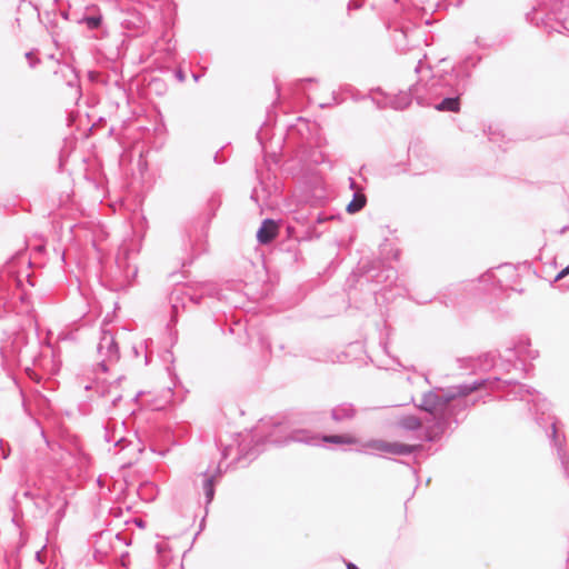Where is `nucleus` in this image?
I'll list each match as a JSON object with an SVG mask.
<instances>
[{
    "mask_svg": "<svg viewBox=\"0 0 569 569\" xmlns=\"http://www.w3.org/2000/svg\"><path fill=\"white\" fill-rule=\"evenodd\" d=\"M500 382L499 377L476 380L472 383H460L442 390L441 393L428 391L423 393L419 409L426 412L420 419L413 415H405L399 418L398 427L406 431H417L422 425V439L428 442L438 441L448 430L452 431L465 416L462 415L469 405L466 396L480 389L481 387H491Z\"/></svg>",
    "mask_w": 569,
    "mask_h": 569,
    "instance_id": "obj_1",
    "label": "nucleus"
},
{
    "mask_svg": "<svg viewBox=\"0 0 569 569\" xmlns=\"http://www.w3.org/2000/svg\"><path fill=\"white\" fill-rule=\"evenodd\" d=\"M426 53L419 49L416 58L418 62L415 72L418 80L413 83L415 100L421 107H431L443 94L465 93L469 86L470 72L466 70L465 61L449 71H432L430 66L426 64Z\"/></svg>",
    "mask_w": 569,
    "mask_h": 569,
    "instance_id": "obj_2",
    "label": "nucleus"
},
{
    "mask_svg": "<svg viewBox=\"0 0 569 569\" xmlns=\"http://www.w3.org/2000/svg\"><path fill=\"white\" fill-rule=\"evenodd\" d=\"M507 397L510 400L519 399L521 401L533 402L536 422L545 429L551 445L557 450L563 473L569 478V455L565 448L566 438L563 435L560 437L558 433L556 417L548 413L550 407L549 402L546 399H540L539 393L526 385H517Z\"/></svg>",
    "mask_w": 569,
    "mask_h": 569,
    "instance_id": "obj_3",
    "label": "nucleus"
},
{
    "mask_svg": "<svg viewBox=\"0 0 569 569\" xmlns=\"http://www.w3.org/2000/svg\"><path fill=\"white\" fill-rule=\"evenodd\" d=\"M283 429L284 428L282 426H277L274 431L267 438V442L276 446H286L290 442H299L316 447L321 446L322 443L355 445L358 442L356 437L347 433L318 436L307 429H293L281 439L277 436V432L282 433Z\"/></svg>",
    "mask_w": 569,
    "mask_h": 569,
    "instance_id": "obj_4",
    "label": "nucleus"
},
{
    "mask_svg": "<svg viewBox=\"0 0 569 569\" xmlns=\"http://www.w3.org/2000/svg\"><path fill=\"white\" fill-rule=\"evenodd\" d=\"M565 0H537L531 11L526 14L527 21L537 28H543L548 32L552 30L561 32Z\"/></svg>",
    "mask_w": 569,
    "mask_h": 569,
    "instance_id": "obj_5",
    "label": "nucleus"
},
{
    "mask_svg": "<svg viewBox=\"0 0 569 569\" xmlns=\"http://www.w3.org/2000/svg\"><path fill=\"white\" fill-rule=\"evenodd\" d=\"M98 353L101 357L98 366L103 372L108 371L107 362L114 363L120 359L119 346L116 341L113 333L110 330L101 329V336L97 347Z\"/></svg>",
    "mask_w": 569,
    "mask_h": 569,
    "instance_id": "obj_6",
    "label": "nucleus"
},
{
    "mask_svg": "<svg viewBox=\"0 0 569 569\" xmlns=\"http://www.w3.org/2000/svg\"><path fill=\"white\" fill-rule=\"evenodd\" d=\"M365 448L377 452H386L393 456H408L422 449L421 445H407L400 442H389L386 440H370L365 443Z\"/></svg>",
    "mask_w": 569,
    "mask_h": 569,
    "instance_id": "obj_7",
    "label": "nucleus"
},
{
    "mask_svg": "<svg viewBox=\"0 0 569 569\" xmlns=\"http://www.w3.org/2000/svg\"><path fill=\"white\" fill-rule=\"evenodd\" d=\"M183 250L186 257L182 258V266L191 264L193 260L207 250V242L197 231H189L183 238Z\"/></svg>",
    "mask_w": 569,
    "mask_h": 569,
    "instance_id": "obj_8",
    "label": "nucleus"
},
{
    "mask_svg": "<svg viewBox=\"0 0 569 569\" xmlns=\"http://www.w3.org/2000/svg\"><path fill=\"white\" fill-rule=\"evenodd\" d=\"M418 30L415 28L395 29L392 39L398 51L407 52L415 50L419 44L420 37L417 36Z\"/></svg>",
    "mask_w": 569,
    "mask_h": 569,
    "instance_id": "obj_9",
    "label": "nucleus"
},
{
    "mask_svg": "<svg viewBox=\"0 0 569 569\" xmlns=\"http://www.w3.org/2000/svg\"><path fill=\"white\" fill-rule=\"evenodd\" d=\"M517 276L516 269L511 264L499 266L496 271H488L482 274L480 280L482 282H491L496 288L507 290L510 284L506 281V278H512Z\"/></svg>",
    "mask_w": 569,
    "mask_h": 569,
    "instance_id": "obj_10",
    "label": "nucleus"
},
{
    "mask_svg": "<svg viewBox=\"0 0 569 569\" xmlns=\"http://www.w3.org/2000/svg\"><path fill=\"white\" fill-rule=\"evenodd\" d=\"M358 413L357 408L351 402H341L335 406L330 411V418L336 423H345L353 420Z\"/></svg>",
    "mask_w": 569,
    "mask_h": 569,
    "instance_id": "obj_11",
    "label": "nucleus"
},
{
    "mask_svg": "<svg viewBox=\"0 0 569 569\" xmlns=\"http://www.w3.org/2000/svg\"><path fill=\"white\" fill-rule=\"evenodd\" d=\"M412 99H415L413 84L408 91H399L396 94L387 96L386 104L395 110H403L411 103Z\"/></svg>",
    "mask_w": 569,
    "mask_h": 569,
    "instance_id": "obj_12",
    "label": "nucleus"
},
{
    "mask_svg": "<svg viewBox=\"0 0 569 569\" xmlns=\"http://www.w3.org/2000/svg\"><path fill=\"white\" fill-rule=\"evenodd\" d=\"M278 234V224L274 220L267 218L262 221L257 231V240L261 244L270 243Z\"/></svg>",
    "mask_w": 569,
    "mask_h": 569,
    "instance_id": "obj_13",
    "label": "nucleus"
},
{
    "mask_svg": "<svg viewBox=\"0 0 569 569\" xmlns=\"http://www.w3.org/2000/svg\"><path fill=\"white\" fill-rule=\"evenodd\" d=\"M221 469L220 467L217 468L214 473H209L208 470L204 472H201L202 477V490L206 497V506L210 505L211 501L214 498L216 492V479L220 477Z\"/></svg>",
    "mask_w": 569,
    "mask_h": 569,
    "instance_id": "obj_14",
    "label": "nucleus"
},
{
    "mask_svg": "<svg viewBox=\"0 0 569 569\" xmlns=\"http://www.w3.org/2000/svg\"><path fill=\"white\" fill-rule=\"evenodd\" d=\"M463 93L443 94L439 102L435 101L431 107L438 111L458 112L460 110V96Z\"/></svg>",
    "mask_w": 569,
    "mask_h": 569,
    "instance_id": "obj_15",
    "label": "nucleus"
},
{
    "mask_svg": "<svg viewBox=\"0 0 569 569\" xmlns=\"http://www.w3.org/2000/svg\"><path fill=\"white\" fill-rule=\"evenodd\" d=\"M367 203V197L363 192L355 191L351 201L347 204L346 210L348 213L353 214L359 212Z\"/></svg>",
    "mask_w": 569,
    "mask_h": 569,
    "instance_id": "obj_16",
    "label": "nucleus"
},
{
    "mask_svg": "<svg viewBox=\"0 0 569 569\" xmlns=\"http://www.w3.org/2000/svg\"><path fill=\"white\" fill-rule=\"evenodd\" d=\"M123 379V377H119L118 379H116L113 381L112 385L110 386H104V385H97L96 387V391L101 396V397H106L107 395H110L111 393V390L119 385V382Z\"/></svg>",
    "mask_w": 569,
    "mask_h": 569,
    "instance_id": "obj_17",
    "label": "nucleus"
},
{
    "mask_svg": "<svg viewBox=\"0 0 569 569\" xmlns=\"http://www.w3.org/2000/svg\"><path fill=\"white\" fill-rule=\"evenodd\" d=\"M83 22L87 24L88 29L94 30L100 27L102 18L101 16H88L83 18Z\"/></svg>",
    "mask_w": 569,
    "mask_h": 569,
    "instance_id": "obj_18",
    "label": "nucleus"
},
{
    "mask_svg": "<svg viewBox=\"0 0 569 569\" xmlns=\"http://www.w3.org/2000/svg\"><path fill=\"white\" fill-rule=\"evenodd\" d=\"M501 358L505 359L510 366L512 360L519 358V351L516 348H508Z\"/></svg>",
    "mask_w": 569,
    "mask_h": 569,
    "instance_id": "obj_19",
    "label": "nucleus"
},
{
    "mask_svg": "<svg viewBox=\"0 0 569 569\" xmlns=\"http://www.w3.org/2000/svg\"><path fill=\"white\" fill-rule=\"evenodd\" d=\"M563 6H565V7H563V12H565V13H563V17H562V23H563V27H565V28L561 30V32H560V33H563V31H568V32H569V29L565 26V20L567 19V14H568V12H569V0H565ZM541 29L545 31V29H543V28H541ZM546 32L548 33V31H547V30H546ZM552 32H557V33H559L558 31H555V30H552V31H551V33H552ZM549 34H550V32H549Z\"/></svg>",
    "mask_w": 569,
    "mask_h": 569,
    "instance_id": "obj_20",
    "label": "nucleus"
},
{
    "mask_svg": "<svg viewBox=\"0 0 569 569\" xmlns=\"http://www.w3.org/2000/svg\"><path fill=\"white\" fill-rule=\"evenodd\" d=\"M563 6H565V7H563V12H565V13H563V17H562V23H563V27H565V28L561 30V32H560V33H563V31H568V32H569V29L565 26V20L567 19V14H568V12H569V0H565ZM541 29L545 31V29H543V28H541ZM546 32L548 33V31H547V30H546ZM552 32H557V33H559L558 31H555V30H552V31H551V33H552ZM549 34H550V32H549Z\"/></svg>",
    "mask_w": 569,
    "mask_h": 569,
    "instance_id": "obj_21",
    "label": "nucleus"
},
{
    "mask_svg": "<svg viewBox=\"0 0 569 569\" xmlns=\"http://www.w3.org/2000/svg\"><path fill=\"white\" fill-rule=\"evenodd\" d=\"M568 274H569V264L557 273V276L555 277V279L551 283H555V282L563 279Z\"/></svg>",
    "mask_w": 569,
    "mask_h": 569,
    "instance_id": "obj_22",
    "label": "nucleus"
},
{
    "mask_svg": "<svg viewBox=\"0 0 569 569\" xmlns=\"http://www.w3.org/2000/svg\"><path fill=\"white\" fill-rule=\"evenodd\" d=\"M568 274H569V264L557 273V276L555 277V279L551 283H555V282L563 279Z\"/></svg>",
    "mask_w": 569,
    "mask_h": 569,
    "instance_id": "obj_23",
    "label": "nucleus"
},
{
    "mask_svg": "<svg viewBox=\"0 0 569 569\" xmlns=\"http://www.w3.org/2000/svg\"><path fill=\"white\" fill-rule=\"evenodd\" d=\"M330 219H333V216H327L325 213H318L316 218L317 223H323L325 221H328Z\"/></svg>",
    "mask_w": 569,
    "mask_h": 569,
    "instance_id": "obj_24",
    "label": "nucleus"
},
{
    "mask_svg": "<svg viewBox=\"0 0 569 569\" xmlns=\"http://www.w3.org/2000/svg\"><path fill=\"white\" fill-rule=\"evenodd\" d=\"M26 58L28 59V61H29V66H30L31 68H34V67H36V64L39 62V59H36V60L33 59V57H32V52H27V53H26Z\"/></svg>",
    "mask_w": 569,
    "mask_h": 569,
    "instance_id": "obj_25",
    "label": "nucleus"
},
{
    "mask_svg": "<svg viewBox=\"0 0 569 569\" xmlns=\"http://www.w3.org/2000/svg\"><path fill=\"white\" fill-rule=\"evenodd\" d=\"M259 341H260V345H261L263 348H266L268 351H270V349H271V345H270L269 340H268L266 337L261 336V337H260V339H259Z\"/></svg>",
    "mask_w": 569,
    "mask_h": 569,
    "instance_id": "obj_26",
    "label": "nucleus"
},
{
    "mask_svg": "<svg viewBox=\"0 0 569 569\" xmlns=\"http://www.w3.org/2000/svg\"><path fill=\"white\" fill-rule=\"evenodd\" d=\"M121 399L122 395L120 392H117L111 400L112 406H117Z\"/></svg>",
    "mask_w": 569,
    "mask_h": 569,
    "instance_id": "obj_27",
    "label": "nucleus"
},
{
    "mask_svg": "<svg viewBox=\"0 0 569 569\" xmlns=\"http://www.w3.org/2000/svg\"><path fill=\"white\" fill-rule=\"evenodd\" d=\"M358 8H360V4L357 1H355V0L349 1L348 10L358 9Z\"/></svg>",
    "mask_w": 569,
    "mask_h": 569,
    "instance_id": "obj_28",
    "label": "nucleus"
},
{
    "mask_svg": "<svg viewBox=\"0 0 569 569\" xmlns=\"http://www.w3.org/2000/svg\"><path fill=\"white\" fill-rule=\"evenodd\" d=\"M141 350H142V346H140V347L133 346V347H132V352H133V355H134L136 357H139V356H140Z\"/></svg>",
    "mask_w": 569,
    "mask_h": 569,
    "instance_id": "obj_29",
    "label": "nucleus"
},
{
    "mask_svg": "<svg viewBox=\"0 0 569 569\" xmlns=\"http://www.w3.org/2000/svg\"><path fill=\"white\" fill-rule=\"evenodd\" d=\"M126 441L127 440L124 438H119L118 440H116L114 446H121L123 448Z\"/></svg>",
    "mask_w": 569,
    "mask_h": 569,
    "instance_id": "obj_30",
    "label": "nucleus"
},
{
    "mask_svg": "<svg viewBox=\"0 0 569 569\" xmlns=\"http://www.w3.org/2000/svg\"><path fill=\"white\" fill-rule=\"evenodd\" d=\"M156 550L158 553H161L163 551V545L162 543H157L156 545Z\"/></svg>",
    "mask_w": 569,
    "mask_h": 569,
    "instance_id": "obj_31",
    "label": "nucleus"
},
{
    "mask_svg": "<svg viewBox=\"0 0 569 569\" xmlns=\"http://www.w3.org/2000/svg\"><path fill=\"white\" fill-rule=\"evenodd\" d=\"M347 569H359L353 562H346Z\"/></svg>",
    "mask_w": 569,
    "mask_h": 569,
    "instance_id": "obj_32",
    "label": "nucleus"
},
{
    "mask_svg": "<svg viewBox=\"0 0 569 569\" xmlns=\"http://www.w3.org/2000/svg\"><path fill=\"white\" fill-rule=\"evenodd\" d=\"M350 188L356 189V181L352 178H349Z\"/></svg>",
    "mask_w": 569,
    "mask_h": 569,
    "instance_id": "obj_33",
    "label": "nucleus"
},
{
    "mask_svg": "<svg viewBox=\"0 0 569 569\" xmlns=\"http://www.w3.org/2000/svg\"><path fill=\"white\" fill-rule=\"evenodd\" d=\"M177 76H178V78H179L180 80H183V79H184V76H183L182 71H178Z\"/></svg>",
    "mask_w": 569,
    "mask_h": 569,
    "instance_id": "obj_34",
    "label": "nucleus"
},
{
    "mask_svg": "<svg viewBox=\"0 0 569 569\" xmlns=\"http://www.w3.org/2000/svg\"><path fill=\"white\" fill-rule=\"evenodd\" d=\"M381 347H382L383 351L387 352V345L382 343Z\"/></svg>",
    "mask_w": 569,
    "mask_h": 569,
    "instance_id": "obj_35",
    "label": "nucleus"
},
{
    "mask_svg": "<svg viewBox=\"0 0 569 569\" xmlns=\"http://www.w3.org/2000/svg\"><path fill=\"white\" fill-rule=\"evenodd\" d=\"M193 79H194L196 81H198V80H199V76H198V74H196V73H193Z\"/></svg>",
    "mask_w": 569,
    "mask_h": 569,
    "instance_id": "obj_36",
    "label": "nucleus"
},
{
    "mask_svg": "<svg viewBox=\"0 0 569 569\" xmlns=\"http://www.w3.org/2000/svg\"><path fill=\"white\" fill-rule=\"evenodd\" d=\"M136 274H137V268L134 267V268L132 269V276H136Z\"/></svg>",
    "mask_w": 569,
    "mask_h": 569,
    "instance_id": "obj_37",
    "label": "nucleus"
},
{
    "mask_svg": "<svg viewBox=\"0 0 569 569\" xmlns=\"http://www.w3.org/2000/svg\"><path fill=\"white\" fill-rule=\"evenodd\" d=\"M172 310H173V312H177V305H174V303L172 305Z\"/></svg>",
    "mask_w": 569,
    "mask_h": 569,
    "instance_id": "obj_38",
    "label": "nucleus"
},
{
    "mask_svg": "<svg viewBox=\"0 0 569 569\" xmlns=\"http://www.w3.org/2000/svg\"><path fill=\"white\" fill-rule=\"evenodd\" d=\"M144 359H146V363H148L149 358H148V355H147V353L144 355Z\"/></svg>",
    "mask_w": 569,
    "mask_h": 569,
    "instance_id": "obj_39",
    "label": "nucleus"
},
{
    "mask_svg": "<svg viewBox=\"0 0 569 569\" xmlns=\"http://www.w3.org/2000/svg\"><path fill=\"white\" fill-rule=\"evenodd\" d=\"M505 383H506V385H511V383H512V381H511V380H506V381H505Z\"/></svg>",
    "mask_w": 569,
    "mask_h": 569,
    "instance_id": "obj_40",
    "label": "nucleus"
},
{
    "mask_svg": "<svg viewBox=\"0 0 569 569\" xmlns=\"http://www.w3.org/2000/svg\"><path fill=\"white\" fill-rule=\"evenodd\" d=\"M137 525H138L139 527H142V526H143L142 520H140L139 522H137Z\"/></svg>",
    "mask_w": 569,
    "mask_h": 569,
    "instance_id": "obj_41",
    "label": "nucleus"
},
{
    "mask_svg": "<svg viewBox=\"0 0 569 569\" xmlns=\"http://www.w3.org/2000/svg\"><path fill=\"white\" fill-rule=\"evenodd\" d=\"M214 161L218 162V152L214 154Z\"/></svg>",
    "mask_w": 569,
    "mask_h": 569,
    "instance_id": "obj_42",
    "label": "nucleus"
},
{
    "mask_svg": "<svg viewBox=\"0 0 569 569\" xmlns=\"http://www.w3.org/2000/svg\"><path fill=\"white\" fill-rule=\"evenodd\" d=\"M117 262H118L119 266H121V258H118Z\"/></svg>",
    "mask_w": 569,
    "mask_h": 569,
    "instance_id": "obj_43",
    "label": "nucleus"
},
{
    "mask_svg": "<svg viewBox=\"0 0 569 569\" xmlns=\"http://www.w3.org/2000/svg\"><path fill=\"white\" fill-rule=\"evenodd\" d=\"M228 453H227V449L223 451V458H227Z\"/></svg>",
    "mask_w": 569,
    "mask_h": 569,
    "instance_id": "obj_44",
    "label": "nucleus"
},
{
    "mask_svg": "<svg viewBox=\"0 0 569 569\" xmlns=\"http://www.w3.org/2000/svg\"><path fill=\"white\" fill-rule=\"evenodd\" d=\"M251 199H253L254 201H257V200H256V198H254V191H253V192H252V194H251Z\"/></svg>",
    "mask_w": 569,
    "mask_h": 569,
    "instance_id": "obj_45",
    "label": "nucleus"
},
{
    "mask_svg": "<svg viewBox=\"0 0 569 569\" xmlns=\"http://www.w3.org/2000/svg\"><path fill=\"white\" fill-rule=\"evenodd\" d=\"M399 0H395V2H398Z\"/></svg>",
    "mask_w": 569,
    "mask_h": 569,
    "instance_id": "obj_46",
    "label": "nucleus"
}]
</instances>
